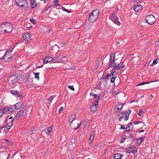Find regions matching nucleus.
Here are the masks:
<instances>
[{"instance_id":"16","label":"nucleus","mask_w":159,"mask_h":159,"mask_svg":"<svg viewBox=\"0 0 159 159\" xmlns=\"http://www.w3.org/2000/svg\"><path fill=\"white\" fill-rule=\"evenodd\" d=\"M53 127V126L52 125L48 128L47 129H44V131L47 134L49 135L52 130Z\"/></svg>"},{"instance_id":"31","label":"nucleus","mask_w":159,"mask_h":159,"mask_svg":"<svg viewBox=\"0 0 159 159\" xmlns=\"http://www.w3.org/2000/svg\"><path fill=\"white\" fill-rule=\"evenodd\" d=\"M7 112H8V107H4L3 110V111L2 112L3 113H7Z\"/></svg>"},{"instance_id":"7","label":"nucleus","mask_w":159,"mask_h":159,"mask_svg":"<svg viewBox=\"0 0 159 159\" xmlns=\"http://www.w3.org/2000/svg\"><path fill=\"white\" fill-rule=\"evenodd\" d=\"M145 19L147 23L150 25L153 24L156 21L155 17L152 15L147 16Z\"/></svg>"},{"instance_id":"39","label":"nucleus","mask_w":159,"mask_h":159,"mask_svg":"<svg viewBox=\"0 0 159 159\" xmlns=\"http://www.w3.org/2000/svg\"><path fill=\"white\" fill-rule=\"evenodd\" d=\"M68 88L72 90L73 91L75 90V89L74 88L73 86L69 85L68 86Z\"/></svg>"},{"instance_id":"57","label":"nucleus","mask_w":159,"mask_h":159,"mask_svg":"<svg viewBox=\"0 0 159 159\" xmlns=\"http://www.w3.org/2000/svg\"><path fill=\"white\" fill-rule=\"evenodd\" d=\"M125 141V139L124 138L123 139H122L121 140L120 142L121 143H123V142H124Z\"/></svg>"},{"instance_id":"23","label":"nucleus","mask_w":159,"mask_h":159,"mask_svg":"<svg viewBox=\"0 0 159 159\" xmlns=\"http://www.w3.org/2000/svg\"><path fill=\"white\" fill-rule=\"evenodd\" d=\"M57 57H59V58L57 59V60H60L61 61H62V62H61L64 63L65 62H66V61H67V59L66 58V57L65 56H64L63 57V59H65L64 60H62V58L61 59L60 58L61 57H60V56H57Z\"/></svg>"},{"instance_id":"15","label":"nucleus","mask_w":159,"mask_h":159,"mask_svg":"<svg viewBox=\"0 0 159 159\" xmlns=\"http://www.w3.org/2000/svg\"><path fill=\"white\" fill-rule=\"evenodd\" d=\"M24 113V111L23 110H21L16 115L14 118L18 119L20 116Z\"/></svg>"},{"instance_id":"36","label":"nucleus","mask_w":159,"mask_h":159,"mask_svg":"<svg viewBox=\"0 0 159 159\" xmlns=\"http://www.w3.org/2000/svg\"><path fill=\"white\" fill-rule=\"evenodd\" d=\"M143 112V110H142V109H139V113H138V115L140 116L142 115V113Z\"/></svg>"},{"instance_id":"64","label":"nucleus","mask_w":159,"mask_h":159,"mask_svg":"<svg viewBox=\"0 0 159 159\" xmlns=\"http://www.w3.org/2000/svg\"><path fill=\"white\" fill-rule=\"evenodd\" d=\"M144 132V130H142L140 131L139 132V133H140L141 132Z\"/></svg>"},{"instance_id":"43","label":"nucleus","mask_w":159,"mask_h":159,"mask_svg":"<svg viewBox=\"0 0 159 159\" xmlns=\"http://www.w3.org/2000/svg\"><path fill=\"white\" fill-rule=\"evenodd\" d=\"M131 112V110L130 109H129L127 112H126V113H127V115H126L129 116V115Z\"/></svg>"},{"instance_id":"48","label":"nucleus","mask_w":159,"mask_h":159,"mask_svg":"<svg viewBox=\"0 0 159 159\" xmlns=\"http://www.w3.org/2000/svg\"><path fill=\"white\" fill-rule=\"evenodd\" d=\"M35 85L34 84L32 83L29 85V88H32V87H34L35 86Z\"/></svg>"},{"instance_id":"12","label":"nucleus","mask_w":159,"mask_h":159,"mask_svg":"<svg viewBox=\"0 0 159 159\" xmlns=\"http://www.w3.org/2000/svg\"><path fill=\"white\" fill-rule=\"evenodd\" d=\"M142 9V6L140 4L135 5L133 9L136 12H139Z\"/></svg>"},{"instance_id":"3","label":"nucleus","mask_w":159,"mask_h":159,"mask_svg":"<svg viewBox=\"0 0 159 159\" xmlns=\"http://www.w3.org/2000/svg\"><path fill=\"white\" fill-rule=\"evenodd\" d=\"M58 58L59 57H57V56L54 57L53 58L51 57H45L43 59V63H47L48 62L52 61L53 63H60V62H62V61L60 60H57Z\"/></svg>"},{"instance_id":"22","label":"nucleus","mask_w":159,"mask_h":159,"mask_svg":"<svg viewBox=\"0 0 159 159\" xmlns=\"http://www.w3.org/2000/svg\"><path fill=\"white\" fill-rule=\"evenodd\" d=\"M155 81H150V82H142V83H140L139 84L137 85V86H141V85H144V84H148L151 83L152 82H155Z\"/></svg>"},{"instance_id":"26","label":"nucleus","mask_w":159,"mask_h":159,"mask_svg":"<svg viewBox=\"0 0 159 159\" xmlns=\"http://www.w3.org/2000/svg\"><path fill=\"white\" fill-rule=\"evenodd\" d=\"M34 74L35 75V78L37 79L38 80H39V72L35 73L34 72Z\"/></svg>"},{"instance_id":"2","label":"nucleus","mask_w":159,"mask_h":159,"mask_svg":"<svg viewBox=\"0 0 159 159\" xmlns=\"http://www.w3.org/2000/svg\"><path fill=\"white\" fill-rule=\"evenodd\" d=\"M99 11L98 10L96 9L91 12L89 16V20L91 22H94L98 18Z\"/></svg>"},{"instance_id":"18","label":"nucleus","mask_w":159,"mask_h":159,"mask_svg":"<svg viewBox=\"0 0 159 159\" xmlns=\"http://www.w3.org/2000/svg\"><path fill=\"white\" fill-rule=\"evenodd\" d=\"M128 129H126L125 131H129L133 129V125L131 122H130L128 125V126L127 127Z\"/></svg>"},{"instance_id":"50","label":"nucleus","mask_w":159,"mask_h":159,"mask_svg":"<svg viewBox=\"0 0 159 159\" xmlns=\"http://www.w3.org/2000/svg\"><path fill=\"white\" fill-rule=\"evenodd\" d=\"M63 109V107H61L60 108L59 110V112H61L62 111Z\"/></svg>"},{"instance_id":"21","label":"nucleus","mask_w":159,"mask_h":159,"mask_svg":"<svg viewBox=\"0 0 159 159\" xmlns=\"http://www.w3.org/2000/svg\"><path fill=\"white\" fill-rule=\"evenodd\" d=\"M13 120L14 119H13L7 125L6 128L7 130H8L10 129L12 125V122L13 121Z\"/></svg>"},{"instance_id":"1","label":"nucleus","mask_w":159,"mask_h":159,"mask_svg":"<svg viewBox=\"0 0 159 159\" xmlns=\"http://www.w3.org/2000/svg\"><path fill=\"white\" fill-rule=\"evenodd\" d=\"M115 53H112L110 56L109 63L107 65L105 68V70H107L111 67L113 66L112 70H119L125 67V65H124L123 62L121 61L120 63L116 62L115 60Z\"/></svg>"},{"instance_id":"33","label":"nucleus","mask_w":159,"mask_h":159,"mask_svg":"<svg viewBox=\"0 0 159 159\" xmlns=\"http://www.w3.org/2000/svg\"><path fill=\"white\" fill-rule=\"evenodd\" d=\"M101 83H98L96 86V88L97 89H101Z\"/></svg>"},{"instance_id":"11","label":"nucleus","mask_w":159,"mask_h":159,"mask_svg":"<svg viewBox=\"0 0 159 159\" xmlns=\"http://www.w3.org/2000/svg\"><path fill=\"white\" fill-rule=\"evenodd\" d=\"M22 37L24 40L27 41L32 39V38H31V37L30 35V33L29 32L25 33L23 34L22 35Z\"/></svg>"},{"instance_id":"30","label":"nucleus","mask_w":159,"mask_h":159,"mask_svg":"<svg viewBox=\"0 0 159 159\" xmlns=\"http://www.w3.org/2000/svg\"><path fill=\"white\" fill-rule=\"evenodd\" d=\"M58 0H54V1L53 2L54 3V5L56 7L60 5V4L58 3Z\"/></svg>"},{"instance_id":"25","label":"nucleus","mask_w":159,"mask_h":159,"mask_svg":"<svg viewBox=\"0 0 159 159\" xmlns=\"http://www.w3.org/2000/svg\"><path fill=\"white\" fill-rule=\"evenodd\" d=\"M54 96H52L49 97L48 99V100L49 102H50V103H48L49 104H50L51 103L52 101L54 99Z\"/></svg>"},{"instance_id":"63","label":"nucleus","mask_w":159,"mask_h":159,"mask_svg":"<svg viewBox=\"0 0 159 159\" xmlns=\"http://www.w3.org/2000/svg\"><path fill=\"white\" fill-rule=\"evenodd\" d=\"M93 94H93V93H90V96H93Z\"/></svg>"},{"instance_id":"24","label":"nucleus","mask_w":159,"mask_h":159,"mask_svg":"<svg viewBox=\"0 0 159 159\" xmlns=\"http://www.w3.org/2000/svg\"><path fill=\"white\" fill-rule=\"evenodd\" d=\"M117 106H118V107L117 108V110H118L119 111V110H121V109H122V107L123 106V104H119L118 105L116 106V107Z\"/></svg>"},{"instance_id":"56","label":"nucleus","mask_w":159,"mask_h":159,"mask_svg":"<svg viewBox=\"0 0 159 159\" xmlns=\"http://www.w3.org/2000/svg\"><path fill=\"white\" fill-rule=\"evenodd\" d=\"M16 96L17 97H20V94H19V93L17 92V94H16Z\"/></svg>"},{"instance_id":"45","label":"nucleus","mask_w":159,"mask_h":159,"mask_svg":"<svg viewBox=\"0 0 159 159\" xmlns=\"http://www.w3.org/2000/svg\"><path fill=\"white\" fill-rule=\"evenodd\" d=\"M111 75V74H108L106 76L103 77L102 78V79H103L105 80Z\"/></svg>"},{"instance_id":"58","label":"nucleus","mask_w":159,"mask_h":159,"mask_svg":"<svg viewBox=\"0 0 159 159\" xmlns=\"http://www.w3.org/2000/svg\"><path fill=\"white\" fill-rule=\"evenodd\" d=\"M59 12H60V11H59L57 12H56L54 13V15L55 16H57L58 14L59 13Z\"/></svg>"},{"instance_id":"53","label":"nucleus","mask_w":159,"mask_h":159,"mask_svg":"<svg viewBox=\"0 0 159 159\" xmlns=\"http://www.w3.org/2000/svg\"><path fill=\"white\" fill-rule=\"evenodd\" d=\"M93 96H94V98H95L96 99L97 97H99L100 98L99 96L98 97L97 96V95L96 94H94L93 95ZM96 99H95V100Z\"/></svg>"},{"instance_id":"5","label":"nucleus","mask_w":159,"mask_h":159,"mask_svg":"<svg viewBox=\"0 0 159 159\" xmlns=\"http://www.w3.org/2000/svg\"><path fill=\"white\" fill-rule=\"evenodd\" d=\"M15 2L16 4L19 7L27 8L28 3L26 0H15Z\"/></svg>"},{"instance_id":"41","label":"nucleus","mask_w":159,"mask_h":159,"mask_svg":"<svg viewBox=\"0 0 159 159\" xmlns=\"http://www.w3.org/2000/svg\"><path fill=\"white\" fill-rule=\"evenodd\" d=\"M93 134H94V132H92L91 133V135L90 136V140H92L93 139L94 136H93Z\"/></svg>"},{"instance_id":"60","label":"nucleus","mask_w":159,"mask_h":159,"mask_svg":"<svg viewBox=\"0 0 159 159\" xmlns=\"http://www.w3.org/2000/svg\"><path fill=\"white\" fill-rule=\"evenodd\" d=\"M7 30H8L7 29L5 30H4V32L5 33H9L10 32H9V31H8Z\"/></svg>"},{"instance_id":"34","label":"nucleus","mask_w":159,"mask_h":159,"mask_svg":"<svg viewBox=\"0 0 159 159\" xmlns=\"http://www.w3.org/2000/svg\"><path fill=\"white\" fill-rule=\"evenodd\" d=\"M30 21L32 22L33 24H35V20L33 18H30Z\"/></svg>"},{"instance_id":"42","label":"nucleus","mask_w":159,"mask_h":159,"mask_svg":"<svg viewBox=\"0 0 159 159\" xmlns=\"http://www.w3.org/2000/svg\"><path fill=\"white\" fill-rule=\"evenodd\" d=\"M83 122V121H80V124H78V126H77V127L76 128H75L74 129H75V130H76V129H78L79 128H80V126L81 125V122Z\"/></svg>"},{"instance_id":"40","label":"nucleus","mask_w":159,"mask_h":159,"mask_svg":"<svg viewBox=\"0 0 159 159\" xmlns=\"http://www.w3.org/2000/svg\"><path fill=\"white\" fill-rule=\"evenodd\" d=\"M137 152V150H131V153L134 154Z\"/></svg>"},{"instance_id":"38","label":"nucleus","mask_w":159,"mask_h":159,"mask_svg":"<svg viewBox=\"0 0 159 159\" xmlns=\"http://www.w3.org/2000/svg\"><path fill=\"white\" fill-rule=\"evenodd\" d=\"M115 77H113L111 79V83H113L115 82Z\"/></svg>"},{"instance_id":"4","label":"nucleus","mask_w":159,"mask_h":159,"mask_svg":"<svg viewBox=\"0 0 159 159\" xmlns=\"http://www.w3.org/2000/svg\"><path fill=\"white\" fill-rule=\"evenodd\" d=\"M8 52V51L4 53L3 56L0 58V60H3L4 59H5L6 62H10L11 61L12 58V56H11L10 52Z\"/></svg>"},{"instance_id":"17","label":"nucleus","mask_w":159,"mask_h":159,"mask_svg":"<svg viewBox=\"0 0 159 159\" xmlns=\"http://www.w3.org/2000/svg\"><path fill=\"white\" fill-rule=\"evenodd\" d=\"M126 115L127 113H126V112H123L120 114L119 115V120L121 121L122 119Z\"/></svg>"},{"instance_id":"46","label":"nucleus","mask_w":159,"mask_h":159,"mask_svg":"<svg viewBox=\"0 0 159 159\" xmlns=\"http://www.w3.org/2000/svg\"><path fill=\"white\" fill-rule=\"evenodd\" d=\"M142 123V122L141 121H138L136 122H134V124L135 125H138Z\"/></svg>"},{"instance_id":"44","label":"nucleus","mask_w":159,"mask_h":159,"mask_svg":"<svg viewBox=\"0 0 159 159\" xmlns=\"http://www.w3.org/2000/svg\"><path fill=\"white\" fill-rule=\"evenodd\" d=\"M120 129H123V130L125 129H127V128H126L123 125H121V127Z\"/></svg>"},{"instance_id":"13","label":"nucleus","mask_w":159,"mask_h":159,"mask_svg":"<svg viewBox=\"0 0 159 159\" xmlns=\"http://www.w3.org/2000/svg\"><path fill=\"white\" fill-rule=\"evenodd\" d=\"M76 118V115H73L69 116L68 120L69 121V123L71 125L73 121Z\"/></svg>"},{"instance_id":"10","label":"nucleus","mask_w":159,"mask_h":159,"mask_svg":"<svg viewBox=\"0 0 159 159\" xmlns=\"http://www.w3.org/2000/svg\"><path fill=\"white\" fill-rule=\"evenodd\" d=\"M1 27L3 29L6 28L8 30H10L9 32H11L12 30V25L8 23L4 22L2 23Z\"/></svg>"},{"instance_id":"49","label":"nucleus","mask_w":159,"mask_h":159,"mask_svg":"<svg viewBox=\"0 0 159 159\" xmlns=\"http://www.w3.org/2000/svg\"><path fill=\"white\" fill-rule=\"evenodd\" d=\"M129 116L126 115V116L125 117L124 120L125 121H126L128 120L129 119Z\"/></svg>"},{"instance_id":"29","label":"nucleus","mask_w":159,"mask_h":159,"mask_svg":"<svg viewBox=\"0 0 159 159\" xmlns=\"http://www.w3.org/2000/svg\"><path fill=\"white\" fill-rule=\"evenodd\" d=\"M8 113H11V112H12L14 111V109L13 108H12V107H10L8 108Z\"/></svg>"},{"instance_id":"55","label":"nucleus","mask_w":159,"mask_h":159,"mask_svg":"<svg viewBox=\"0 0 159 159\" xmlns=\"http://www.w3.org/2000/svg\"><path fill=\"white\" fill-rule=\"evenodd\" d=\"M3 114V112H2V111H0V118L2 116V114Z\"/></svg>"},{"instance_id":"14","label":"nucleus","mask_w":159,"mask_h":159,"mask_svg":"<svg viewBox=\"0 0 159 159\" xmlns=\"http://www.w3.org/2000/svg\"><path fill=\"white\" fill-rule=\"evenodd\" d=\"M23 104L20 102H18L16 103L15 104L13 105L15 107V108L17 110H19L20 109L22 106Z\"/></svg>"},{"instance_id":"37","label":"nucleus","mask_w":159,"mask_h":159,"mask_svg":"<svg viewBox=\"0 0 159 159\" xmlns=\"http://www.w3.org/2000/svg\"><path fill=\"white\" fill-rule=\"evenodd\" d=\"M62 9L63 11H66L68 13H69V12H71V11H69L68 10L66 9L65 7H62Z\"/></svg>"},{"instance_id":"52","label":"nucleus","mask_w":159,"mask_h":159,"mask_svg":"<svg viewBox=\"0 0 159 159\" xmlns=\"http://www.w3.org/2000/svg\"><path fill=\"white\" fill-rule=\"evenodd\" d=\"M131 150L130 151L129 150H126L125 152L128 153H131Z\"/></svg>"},{"instance_id":"62","label":"nucleus","mask_w":159,"mask_h":159,"mask_svg":"<svg viewBox=\"0 0 159 159\" xmlns=\"http://www.w3.org/2000/svg\"><path fill=\"white\" fill-rule=\"evenodd\" d=\"M52 7V6H50L49 7H48L47 9H46V10L47 11L50 8Z\"/></svg>"},{"instance_id":"61","label":"nucleus","mask_w":159,"mask_h":159,"mask_svg":"<svg viewBox=\"0 0 159 159\" xmlns=\"http://www.w3.org/2000/svg\"><path fill=\"white\" fill-rule=\"evenodd\" d=\"M129 149H134V146H133V147H129Z\"/></svg>"},{"instance_id":"54","label":"nucleus","mask_w":159,"mask_h":159,"mask_svg":"<svg viewBox=\"0 0 159 159\" xmlns=\"http://www.w3.org/2000/svg\"><path fill=\"white\" fill-rule=\"evenodd\" d=\"M129 137H130V138H133L134 137V135L132 134H130L129 136Z\"/></svg>"},{"instance_id":"47","label":"nucleus","mask_w":159,"mask_h":159,"mask_svg":"<svg viewBox=\"0 0 159 159\" xmlns=\"http://www.w3.org/2000/svg\"><path fill=\"white\" fill-rule=\"evenodd\" d=\"M142 0H134L133 2H136L137 3H139L141 2Z\"/></svg>"},{"instance_id":"27","label":"nucleus","mask_w":159,"mask_h":159,"mask_svg":"<svg viewBox=\"0 0 159 159\" xmlns=\"http://www.w3.org/2000/svg\"><path fill=\"white\" fill-rule=\"evenodd\" d=\"M158 60H159V59H157L155 60H154L153 61V63L152 64H151V66H153V65H155L157 63H158Z\"/></svg>"},{"instance_id":"6","label":"nucleus","mask_w":159,"mask_h":159,"mask_svg":"<svg viewBox=\"0 0 159 159\" xmlns=\"http://www.w3.org/2000/svg\"><path fill=\"white\" fill-rule=\"evenodd\" d=\"M109 18L115 24L119 25H120V22L119 21V19L116 16V12L112 13L111 15L110 16Z\"/></svg>"},{"instance_id":"8","label":"nucleus","mask_w":159,"mask_h":159,"mask_svg":"<svg viewBox=\"0 0 159 159\" xmlns=\"http://www.w3.org/2000/svg\"><path fill=\"white\" fill-rule=\"evenodd\" d=\"M99 100V97H97L94 102L93 103L90 107V109L92 111L94 112L96 111L98 109V101Z\"/></svg>"},{"instance_id":"20","label":"nucleus","mask_w":159,"mask_h":159,"mask_svg":"<svg viewBox=\"0 0 159 159\" xmlns=\"http://www.w3.org/2000/svg\"><path fill=\"white\" fill-rule=\"evenodd\" d=\"M31 8H34L37 6V3L35 0H30Z\"/></svg>"},{"instance_id":"32","label":"nucleus","mask_w":159,"mask_h":159,"mask_svg":"<svg viewBox=\"0 0 159 159\" xmlns=\"http://www.w3.org/2000/svg\"><path fill=\"white\" fill-rule=\"evenodd\" d=\"M143 141L140 139H138L137 140V144L138 145H140Z\"/></svg>"},{"instance_id":"9","label":"nucleus","mask_w":159,"mask_h":159,"mask_svg":"<svg viewBox=\"0 0 159 159\" xmlns=\"http://www.w3.org/2000/svg\"><path fill=\"white\" fill-rule=\"evenodd\" d=\"M8 81L10 85L13 86L17 81V77L16 75H11L9 78Z\"/></svg>"},{"instance_id":"28","label":"nucleus","mask_w":159,"mask_h":159,"mask_svg":"<svg viewBox=\"0 0 159 159\" xmlns=\"http://www.w3.org/2000/svg\"><path fill=\"white\" fill-rule=\"evenodd\" d=\"M116 70L114 71L112 73V75L113 77H116L117 75V72L116 71Z\"/></svg>"},{"instance_id":"35","label":"nucleus","mask_w":159,"mask_h":159,"mask_svg":"<svg viewBox=\"0 0 159 159\" xmlns=\"http://www.w3.org/2000/svg\"><path fill=\"white\" fill-rule=\"evenodd\" d=\"M11 93L14 95H16L17 93V91H13L12 90L11 91Z\"/></svg>"},{"instance_id":"51","label":"nucleus","mask_w":159,"mask_h":159,"mask_svg":"<svg viewBox=\"0 0 159 159\" xmlns=\"http://www.w3.org/2000/svg\"><path fill=\"white\" fill-rule=\"evenodd\" d=\"M145 137L144 136H143L142 137L139 138V139H141V140L142 141H143V139H144L145 138Z\"/></svg>"},{"instance_id":"19","label":"nucleus","mask_w":159,"mask_h":159,"mask_svg":"<svg viewBox=\"0 0 159 159\" xmlns=\"http://www.w3.org/2000/svg\"><path fill=\"white\" fill-rule=\"evenodd\" d=\"M121 156H122V155L120 153H116L114 155L113 159H121Z\"/></svg>"},{"instance_id":"59","label":"nucleus","mask_w":159,"mask_h":159,"mask_svg":"<svg viewBox=\"0 0 159 159\" xmlns=\"http://www.w3.org/2000/svg\"><path fill=\"white\" fill-rule=\"evenodd\" d=\"M43 66V65H42L41 66H37L36 67V69H37V68H41V67H42Z\"/></svg>"}]
</instances>
